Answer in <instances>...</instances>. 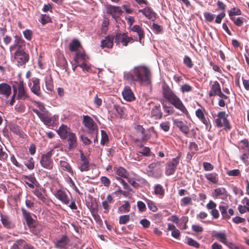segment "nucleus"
Masks as SVG:
<instances>
[{
    "instance_id": "nucleus-8",
    "label": "nucleus",
    "mask_w": 249,
    "mask_h": 249,
    "mask_svg": "<svg viewBox=\"0 0 249 249\" xmlns=\"http://www.w3.org/2000/svg\"><path fill=\"white\" fill-rule=\"evenodd\" d=\"M180 154H179L177 157L173 158L171 161L167 163L165 167V173L166 176L173 175L177 169V165L179 163Z\"/></svg>"
},
{
    "instance_id": "nucleus-17",
    "label": "nucleus",
    "mask_w": 249,
    "mask_h": 249,
    "mask_svg": "<svg viewBox=\"0 0 249 249\" xmlns=\"http://www.w3.org/2000/svg\"><path fill=\"white\" fill-rule=\"evenodd\" d=\"M212 194L214 198H220L223 200L226 199L228 196L227 191L223 187L215 189Z\"/></svg>"
},
{
    "instance_id": "nucleus-47",
    "label": "nucleus",
    "mask_w": 249,
    "mask_h": 249,
    "mask_svg": "<svg viewBox=\"0 0 249 249\" xmlns=\"http://www.w3.org/2000/svg\"><path fill=\"white\" fill-rule=\"evenodd\" d=\"M34 194L37 197L38 199L42 201L43 202H44L45 201L46 198L44 196V195L42 194L40 190L39 189H35L33 191Z\"/></svg>"
},
{
    "instance_id": "nucleus-18",
    "label": "nucleus",
    "mask_w": 249,
    "mask_h": 249,
    "mask_svg": "<svg viewBox=\"0 0 249 249\" xmlns=\"http://www.w3.org/2000/svg\"><path fill=\"white\" fill-rule=\"evenodd\" d=\"M81 162L78 166L81 172L88 171L89 169V160L82 153L80 154Z\"/></svg>"
},
{
    "instance_id": "nucleus-34",
    "label": "nucleus",
    "mask_w": 249,
    "mask_h": 249,
    "mask_svg": "<svg viewBox=\"0 0 249 249\" xmlns=\"http://www.w3.org/2000/svg\"><path fill=\"white\" fill-rule=\"evenodd\" d=\"M46 89L49 91L53 90V80L50 75L45 76L44 78Z\"/></svg>"
},
{
    "instance_id": "nucleus-26",
    "label": "nucleus",
    "mask_w": 249,
    "mask_h": 249,
    "mask_svg": "<svg viewBox=\"0 0 249 249\" xmlns=\"http://www.w3.org/2000/svg\"><path fill=\"white\" fill-rule=\"evenodd\" d=\"M174 124L178 127L180 130L185 134H187L189 131V128L186 124L178 119L174 120Z\"/></svg>"
},
{
    "instance_id": "nucleus-19",
    "label": "nucleus",
    "mask_w": 249,
    "mask_h": 249,
    "mask_svg": "<svg viewBox=\"0 0 249 249\" xmlns=\"http://www.w3.org/2000/svg\"><path fill=\"white\" fill-rule=\"evenodd\" d=\"M89 59V56L86 54L85 52L81 50H79L75 53L74 57L75 63H77V64L88 61Z\"/></svg>"
},
{
    "instance_id": "nucleus-51",
    "label": "nucleus",
    "mask_w": 249,
    "mask_h": 249,
    "mask_svg": "<svg viewBox=\"0 0 249 249\" xmlns=\"http://www.w3.org/2000/svg\"><path fill=\"white\" fill-rule=\"evenodd\" d=\"M180 202L181 206L192 204V198L189 196L184 197L181 199Z\"/></svg>"
},
{
    "instance_id": "nucleus-39",
    "label": "nucleus",
    "mask_w": 249,
    "mask_h": 249,
    "mask_svg": "<svg viewBox=\"0 0 249 249\" xmlns=\"http://www.w3.org/2000/svg\"><path fill=\"white\" fill-rule=\"evenodd\" d=\"M130 205L128 201H125L124 203L118 208V211L120 213H126L129 212Z\"/></svg>"
},
{
    "instance_id": "nucleus-11",
    "label": "nucleus",
    "mask_w": 249,
    "mask_h": 249,
    "mask_svg": "<svg viewBox=\"0 0 249 249\" xmlns=\"http://www.w3.org/2000/svg\"><path fill=\"white\" fill-rule=\"evenodd\" d=\"M122 12L123 11L119 6L109 5L107 7V13L110 15L115 19L118 18L122 15Z\"/></svg>"
},
{
    "instance_id": "nucleus-33",
    "label": "nucleus",
    "mask_w": 249,
    "mask_h": 249,
    "mask_svg": "<svg viewBox=\"0 0 249 249\" xmlns=\"http://www.w3.org/2000/svg\"><path fill=\"white\" fill-rule=\"evenodd\" d=\"M59 165L63 170L68 172L70 174H71V175H73V171L68 162L65 160H61L59 161Z\"/></svg>"
},
{
    "instance_id": "nucleus-16",
    "label": "nucleus",
    "mask_w": 249,
    "mask_h": 249,
    "mask_svg": "<svg viewBox=\"0 0 249 249\" xmlns=\"http://www.w3.org/2000/svg\"><path fill=\"white\" fill-rule=\"evenodd\" d=\"M33 85L31 86V91L35 95L38 97H41L42 95L39 79L37 78H33L32 79Z\"/></svg>"
},
{
    "instance_id": "nucleus-35",
    "label": "nucleus",
    "mask_w": 249,
    "mask_h": 249,
    "mask_svg": "<svg viewBox=\"0 0 249 249\" xmlns=\"http://www.w3.org/2000/svg\"><path fill=\"white\" fill-rule=\"evenodd\" d=\"M81 47V45L79 41L77 39H73L69 44L70 50L71 52H78L79 51V48Z\"/></svg>"
},
{
    "instance_id": "nucleus-50",
    "label": "nucleus",
    "mask_w": 249,
    "mask_h": 249,
    "mask_svg": "<svg viewBox=\"0 0 249 249\" xmlns=\"http://www.w3.org/2000/svg\"><path fill=\"white\" fill-rule=\"evenodd\" d=\"M130 215H121L119 217V223L120 224H125L129 220Z\"/></svg>"
},
{
    "instance_id": "nucleus-10",
    "label": "nucleus",
    "mask_w": 249,
    "mask_h": 249,
    "mask_svg": "<svg viewBox=\"0 0 249 249\" xmlns=\"http://www.w3.org/2000/svg\"><path fill=\"white\" fill-rule=\"evenodd\" d=\"M212 237L215 238L217 240L227 246L230 242L228 241L227 234L225 231H213L212 232Z\"/></svg>"
},
{
    "instance_id": "nucleus-43",
    "label": "nucleus",
    "mask_w": 249,
    "mask_h": 249,
    "mask_svg": "<svg viewBox=\"0 0 249 249\" xmlns=\"http://www.w3.org/2000/svg\"><path fill=\"white\" fill-rule=\"evenodd\" d=\"M24 164L30 170H32L34 168L35 162L33 158L30 157L24 161Z\"/></svg>"
},
{
    "instance_id": "nucleus-31",
    "label": "nucleus",
    "mask_w": 249,
    "mask_h": 249,
    "mask_svg": "<svg viewBox=\"0 0 249 249\" xmlns=\"http://www.w3.org/2000/svg\"><path fill=\"white\" fill-rule=\"evenodd\" d=\"M25 183L31 188H34L36 182H37L34 175H30L25 177Z\"/></svg>"
},
{
    "instance_id": "nucleus-27",
    "label": "nucleus",
    "mask_w": 249,
    "mask_h": 249,
    "mask_svg": "<svg viewBox=\"0 0 249 249\" xmlns=\"http://www.w3.org/2000/svg\"><path fill=\"white\" fill-rule=\"evenodd\" d=\"M139 12L142 13L149 19L154 20L156 18L155 13L150 7H146L143 9H140Z\"/></svg>"
},
{
    "instance_id": "nucleus-62",
    "label": "nucleus",
    "mask_w": 249,
    "mask_h": 249,
    "mask_svg": "<svg viewBox=\"0 0 249 249\" xmlns=\"http://www.w3.org/2000/svg\"><path fill=\"white\" fill-rule=\"evenodd\" d=\"M7 158V153L3 149L0 148V160L5 161Z\"/></svg>"
},
{
    "instance_id": "nucleus-32",
    "label": "nucleus",
    "mask_w": 249,
    "mask_h": 249,
    "mask_svg": "<svg viewBox=\"0 0 249 249\" xmlns=\"http://www.w3.org/2000/svg\"><path fill=\"white\" fill-rule=\"evenodd\" d=\"M131 30L138 34L139 36V41L141 43V40L144 37V32L142 28L138 25H135L132 27Z\"/></svg>"
},
{
    "instance_id": "nucleus-37",
    "label": "nucleus",
    "mask_w": 249,
    "mask_h": 249,
    "mask_svg": "<svg viewBox=\"0 0 249 249\" xmlns=\"http://www.w3.org/2000/svg\"><path fill=\"white\" fill-rule=\"evenodd\" d=\"M126 35V34L125 33H117L114 37V42L117 45L119 44L120 43L123 44Z\"/></svg>"
},
{
    "instance_id": "nucleus-9",
    "label": "nucleus",
    "mask_w": 249,
    "mask_h": 249,
    "mask_svg": "<svg viewBox=\"0 0 249 249\" xmlns=\"http://www.w3.org/2000/svg\"><path fill=\"white\" fill-rule=\"evenodd\" d=\"M52 150H50L47 153L42 155L40 163L41 166L48 170H51L53 168V160L52 159Z\"/></svg>"
},
{
    "instance_id": "nucleus-4",
    "label": "nucleus",
    "mask_w": 249,
    "mask_h": 249,
    "mask_svg": "<svg viewBox=\"0 0 249 249\" xmlns=\"http://www.w3.org/2000/svg\"><path fill=\"white\" fill-rule=\"evenodd\" d=\"M12 89L13 92L17 94V98L18 100H25L29 98L27 90L24 86L23 81L14 82Z\"/></svg>"
},
{
    "instance_id": "nucleus-28",
    "label": "nucleus",
    "mask_w": 249,
    "mask_h": 249,
    "mask_svg": "<svg viewBox=\"0 0 249 249\" xmlns=\"http://www.w3.org/2000/svg\"><path fill=\"white\" fill-rule=\"evenodd\" d=\"M0 221L3 226L7 229H11L14 227V224L10 220L9 217L6 215L1 214Z\"/></svg>"
},
{
    "instance_id": "nucleus-20",
    "label": "nucleus",
    "mask_w": 249,
    "mask_h": 249,
    "mask_svg": "<svg viewBox=\"0 0 249 249\" xmlns=\"http://www.w3.org/2000/svg\"><path fill=\"white\" fill-rule=\"evenodd\" d=\"M69 242V238L66 235H64L55 242V246L59 249H65Z\"/></svg>"
},
{
    "instance_id": "nucleus-57",
    "label": "nucleus",
    "mask_w": 249,
    "mask_h": 249,
    "mask_svg": "<svg viewBox=\"0 0 249 249\" xmlns=\"http://www.w3.org/2000/svg\"><path fill=\"white\" fill-rule=\"evenodd\" d=\"M50 21L51 18L49 16L46 14L41 15L40 21L43 25L49 22Z\"/></svg>"
},
{
    "instance_id": "nucleus-53",
    "label": "nucleus",
    "mask_w": 249,
    "mask_h": 249,
    "mask_svg": "<svg viewBox=\"0 0 249 249\" xmlns=\"http://www.w3.org/2000/svg\"><path fill=\"white\" fill-rule=\"evenodd\" d=\"M192 90V87L187 84H185L180 87V90L182 93L188 92Z\"/></svg>"
},
{
    "instance_id": "nucleus-23",
    "label": "nucleus",
    "mask_w": 249,
    "mask_h": 249,
    "mask_svg": "<svg viewBox=\"0 0 249 249\" xmlns=\"http://www.w3.org/2000/svg\"><path fill=\"white\" fill-rule=\"evenodd\" d=\"M69 149H74L77 146V137L76 134L72 132L67 138Z\"/></svg>"
},
{
    "instance_id": "nucleus-49",
    "label": "nucleus",
    "mask_w": 249,
    "mask_h": 249,
    "mask_svg": "<svg viewBox=\"0 0 249 249\" xmlns=\"http://www.w3.org/2000/svg\"><path fill=\"white\" fill-rule=\"evenodd\" d=\"M151 29L154 33L156 34L160 33L162 31V27L155 23H153Z\"/></svg>"
},
{
    "instance_id": "nucleus-7",
    "label": "nucleus",
    "mask_w": 249,
    "mask_h": 249,
    "mask_svg": "<svg viewBox=\"0 0 249 249\" xmlns=\"http://www.w3.org/2000/svg\"><path fill=\"white\" fill-rule=\"evenodd\" d=\"M140 136H141V140L136 139L135 142L137 143V146L140 147H142L143 146V142L148 140L152 136H153L155 138L158 137V134L153 127L150 128L146 131L144 130L143 131V133H142Z\"/></svg>"
},
{
    "instance_id": "nucleus-29",
    "label": "nucleus",
    "mask_w": 249,
    "mask_h": 249,
    "mask_svg": "<svg viewBox=\"0 0 249 249\" xmlns=\"http://www.w3.org/2000/svg\"><path fill=\"white\" fill-rule=\"evenodd\" d=\"M21 211L27 225L29 227H33L34 220L31 217L30 213L28 212L26 210L23 208L21 209Z\"/></svg>"
},
{
    "instance_id": "nucleus-48",
    "label": "nucleus",
    "mask_w": 249,
    "mask_h": 249,
    "mask_svg": "<svg viewBox=\"0 0 249 249\" xmlns=\"http://www.w3.org/2000/svg\"><path fill=\"white\" fill-rule=\"evenodd\" d=\"M101 144L102 145H104L106 143L108 142V137L107 133V132L102 130L101 131Z\"/></svg>"
},
{
    "instance_id": "nucleus-12",
    "label": "nucleus",
    "mask_w": 249,
    "mask_h": 249,
    "mask_svg": "<svg viewBox=\"0 0 249 249\" xmlns=\"http://www.w3.org/2000/svg\"><path fill=\"white\" fill-rule=\"evenodd\" d=\"M54 196L64 204L68 205L70 202V198L65 190L59 189L54 194Z\"/></svg>"
},
{
    "instance_id": "nucleus-14",
    "label": "nucleus",
    "mask_w": 249,
    "mask_h": 249,
    "mask_svg": "<svg viewBox=\"0 0 249 249\" xmlns=\"http://www.w3.org/2000/svg\"><path fill=\"white\" fill-rule=\"evenodd\" d=\"M56 132L60 138L63 140H66L70 133H72L69 127L63 124L60 126Z\"/></svg>"
},
{
    "instance_id": "nucleus-6",
    "label": "nucleus",
    "mask_w": 249,
    "mask_h": 249,
    "mask_svg": "<svg viewBox=\"0 0 249 249\" xmlns=\"http://www.w3.org/2000/svg\"><path fill=\"white\" fill-rule=\"evenodd\" d=\"M83 124L86 131L90 135L94 136L98 133V128L91 117L88 115L83 116Z\"/></svg>"
},
{
    "instance_id": "nucleus-25",
    "label": "nucleus",
    "mask_w": 249,
    "mask_h": 249,
    "mask_svg": "<svg viewBox=\"0 0 249 249\" xmlns=\"http://www.w3.org/2000/svg\"><path fill=\"white\" fill-rule=\"evenodd\" d=\"M114 37L112 36H107L105 39L101 41V47L104 49L105 48L110 49L112 47L113 44Z\"/></svg>"
},
{
    "instance_id": "nucleus-5",
    "label": "nucleus",
    "mask_w": 249,
    "mask_h": 249,
    "mask_svg": "<svg viewBox=\"0 0 249 249\" xmlns=\"http://www.w3.org/2000/svg\"><path fill=\"white\" fill-rule=\"evenodd\" d=\"M228 115L225 111H220L218 113L216 118L214 120V124L215 126L220 128L223 126L226 130H230L231 128L230 123L228 121L227 117Z\"/></svg>"
},
{
    "instance_id": "nucleus-24",
    "label": "nucleus",
    "mask_w": 249,
    "mask_h": 249,
    "mask_svg": "<svg viewBox=\"0 0 249 249\" xmlns=\"http://www.w3.org/2000/svg\"><path fill=\"white\" fill-rule=\"evenodd\" d=\"M221 91V90L219 83L217 81H215L212 85L211 89L209 92V95L210 97L215 96Z\"/></svg>"
},
{
    "instance_id": "nucleus-52",
    "label": "nucleus",
    "mask_w": 249,
    "mask_h": 249,
    "mask_svg": "<svg viewBox=\"0 0 249 249\" xmlns=\"http://www.w3.org/2000/svg\"><path fill=\"white\" fill-rule=\"evenodd\" d=\"M187 244L189 246L194 247L196 248H199V244L196 240H194L193 239H192L191 238H189V237L187 238Z\"/></svg>"
},
{
    "instance_id": "nucleus-45",
    "label": "nucleus",
    "mask_w": 249,
    "mask_h": 249,
    "mask_svg": "<svg viewBox=\"0 0 249 249\" xmlns=\"http://www.w3.org/2000/svg\"><path fill=\"white\" fill-rule=\"evenodd\" d=\"M164 112L166 113L165 116H168L173 113L174 109L172 106H167L164 103L162 104Z\"/></svg>"
},
{
    "instance_id": "nucleus-56",
    "label": "nucleus",
    "mask_w": 249,
    "mask_h": 249,
    "mask_svg": "<svg viewBox=\"0 0 249 249\" xmlns=\"http://www.w3.org/2000/svg\"><path fill=\"white\" fill-rule=\"evenodd\" d=\"M100 180L101 183L104 185V186L108 187L110 184V179L105 176H103L101 178Z\"/></svg>"
},
{
    "instance_id": "nucleus-1",
    "label": "nucleus",
    "mask_w": 249,
    "mask_h": 249,
    "mask_svg": "<svg viewBox=\"0 0 249 249\" xmlns=\"http://www.w3.org/2000/svg\"><path fill=\"white\" fill-rule=\"evenodd\" d=\"M150 71L149 69L144 66L135 67L132 72H124V78L130 82L138 81L140 83H149Z\"/></svg>"
},
{
    "instance_id": "nucleus-36",
    "label": "nucleus",
    "mask_w": 249,
    "mask_h": 249,
    "mask_svg": "<svg viewBox=\"0 0 249 249\" xmlns=\"http://www.w3.org/2000/svg\"><path fill=\"white\" fill-rule=\"evenodd\" d=\"M160 105L155 106L151 111V114L157 119H160L162 116V113L160 109Z\"/></svg>"
},
{
    "instance_id": "nucleus-64",
    "label": "nucleus",
    "mask_w": 249,
    "mask_h": 249,
    "mask_svg": "<svg viewBox=\"0 0 249 249\" xmlns=\"http://www.w3.org/2000/svg\"><path fill=\"white\" fill-rule=\"evenodd\" d=\"M227 246L230 249H244L242 246H237L235 244L231 243L229 242V244L227 245Z\"/></svg>"
},
{
    "instance_id": "nucleus-21",
    "label": "nucleus",
    "mask_w": 249,
    "mask_h": 249,
    "mask_svg": "<svg viewBox=\"0 0 249 249\" xmlns=\"http://www.w3.org/2000/svg\"><path fill=\"white\" fill-rule=\"evenodd\" d=\"M40 120L44 124L48 126H53L56 122V118L55 116H49L45 113L41 117Z\"/></svg>"
},
{
    "instance_id": "nucleus-59",
    "label": "nucleus",
    "mask_w": 249,
    "mask_h": 249,
    "mask_svg": "<svg viewBox=\"0 0 249 249\" xmlns=\"http://www.w3.org/2000/svg\"><path fill=\"white\" fill-rule=\"evenodd\" d=\"M147 204L148 208L152 212H155L158 210V208L153 202L150 200H147Z\"/></svg>"
},
{
    "instance_id": "nucleus-13",
    "label": "nucleus",
    "mask_w": 249,
    "mask_h": 249,
    "mask_svg": "<svg viewBox=\"0 0 249 249\" xmlns=\"http://www.w3.org/2000/svg\"><path fill=\"white\" fill-rule=\"evenodd\" d=\"M12 94V87L6 83L0 84V95L8 99Z\"/></svg>"
},
{
    "instance_id": "nucleus-40",
    "label": "nucleus",
    "mask_w": 249,
    "mask_h": 249,
    "mask_svg": "<svg viewBox=\"0 0 249 249\" xmlns=\"http://www.w3.org/2000/svg\"><path fill=\"white\" fill-rule=\"evenodd\" d=\"M219 208L221 212L222 218L225 219H230V215H228L227 212L228 206L227 205H220Z\"/></svg>"
},
{
    "instance_id": "nucleus-63",
    "label": "nucleus",
    "mask_w": 249,
    "mask_h": 249,
    "mask_svg": "<svg viewBox=\"0 0 249 249\" xmlns=\"http://www.w3.org/2000/svg\"><path fill=\"white\" fill-rule=\"evenodd\" d=\"M204 16L206 20L209 22L212 21L213 20L215 17L214 15L208 12H205L204 14Z\"/></svg>"
},
{
    "instance_id": "nucleus-60",
    "label": "nucleus",
    "mask_w": 249,
    "mask_h": 249,
    "mask_svg": "<svg viewBox=\"0 0 249 249\" xmlns=\"http://www.w3.org/2000/svg\"><path fill=\"white\" fill-rule=\"evenodd\" d=\"M139 153L143 156L147 157L150 156L151 153L150 149L148 147H144Z\"/></svg>"
},
{
    "instance_id": "nucleus-41",
    "label": "nucleus",
    "mask_w": 249,
    "mask_h": 249,
    "mask_svg": "<svg viewBox=\"0 0 249 249\" xmlns=\"http://www.w3.org/2000/svg\"><path fill=\"white\" fill-rule=\"evenodd\" d=\"M115 170L116 174L122 178H126L128 175L126 170L123 167H119L116 168Z\"/></svg>"
},
{
    "instance_id": "nucleus-22",
    "label": "nucleus",
    "mask_w": 249,
    "mask_h": 249,
    "mask_svg": "<svg viewBox=\"0 0 249 249\" xmlns=\"http://www.w3.org/2000/svg\"><path fill=\"white\" fill-rule=\"evenodd\" d=\"M122 95L124 99L127 101H132L135 99V96L132 90L128 86L124 87L122 91Z\"/></svg>"
},
{
    "instance_id": "nucleus-44",
    "label": "nucleus",
    "mask_w": 249,
    "mask_h": 249,
    "mask_svg": "<svg viewBox=\"0 0 249 249\" xmlns=\"http://www.w3.org/2000/svg\"><path fill=\"white\" fill-rule=\"evenodd\" d=\"M242 145L241 149L244 150L245 152H249V142L247 139H244L240 142Z\"/></svg>"
},
{
    "instance_id": "nucleus-46",
    "label": "nucleus",
    "mask_w": 249,
    "mask_h": 249,
    "mask_svg": "<svg viewBox=\"0 0 249 249\" xmlns=\"http://www.w3.org/2000/svg\"><path fill=\"white\" fill-rule=\"evenodd\" d=\"M154 192L156 195L160 196H163L164 193V189L160 184H157L155 186Z\"/></svg>"
},
{
    "instance_id": "nucleus-15",
    "label": "nucleus",
    "mask_w": 249,
    "mask_h": 249,
    "mask_svg": "<svg viewBox=\"0 0 249 249\" xmlns=\"http://www.w3.org/2000/svg\"><path fill=\"white\" fill-rule=\"evenodd\" d=\"M204 110H202L201 109H197L196 111V115L199 119L201 122L205 124L206 129L209 128V129L211 128V124L210 123V121L208 118L205 117L204 113Z\"/></svg>"
},
{
    "instance_id": "nucleus-2",
    "label": "nucleus",
    "mask_w": 249,
    "mask_h": 249,
    "mask_svg": "<svg viewBox=\"0 0 249 249\" xmlns=\"http://www.w3.org/2000/svg\"><path fill=\"white\" fill-rule=\"evenodd\" d=\"M162 94L163 97L167 99L177 109L179 110L183 114L186 115H188V112L181 100L168 87H163Z\"/></svg>"
},
{
    "instance_id": "nucleus-55",
    "label": "nucleus",
    "mask_w": 249,
    "mask_h": 249,
    "mask_svg": "<svg viewBox=\"0 0 249 249\" xmlns=\"http://www.w3.org/2000/svg\"><path fill=\"white\" fill-rule=\"evenodd\" d=\"M184 64L188 68H191L193 67V64L191 59L188 56H185L183 59Z\"/></svg>"
},
{
    "instance_id": "nucleus-54",
    "label": "nucleus",
    "mask_w": 249,
    "mask_h": 249,
    "mask_svg": "<svg viewBox=\"0 0 249 249\" xmlns=\"http://www.w3.org/2000/svg\"><path fill=\"white\" fill-rule=\"evenodd\" d=\"M24 37L28 40H30L32 39L33 32L31 30L26 29L23 32Z\"/></svg>"
},
{
    "instance_id": "nucleus-61",
    "label": "nucleus",
    "mask_w": 249,
    "mask_h": 249,
    "mask_svg": "<svg viewBox=\"0 0 249 249\" xmlns=\"http://www.w3.org/2000/svg\"><path fill=\"white\" fill-rule=\"evenodd\" d=\"M241 15V11L239 9H236L234 7L231 8L229 13V15L231 18H232V16L234 15Z\"/></svg>"
},
{
    "instance_id": "nucleus-38",
    "label": "nucleus",
    "mask_w": 249,
    "mask_h": 249,
    "mask_svg": "<svg viewBox=\"0 0 249 249\" xmlns=\"http://www.w3.org/2000/svg\"><path fill=\"white\" fill-rule=\"evenodd\" d=\"M147 175L150 177L159 178L162 176V170L159 168L153 170L152 172L149 171Z\"/></svg>"
},
{
    "instance_id": "nucleus-30",
    "label": "nucleus",
    "mask_w": 249,
    "mask_h": 249,
    "mask_svg": "<svg viewBox=\"0 0 249 249\" xmlns=\"http://www.w3.org/2000/svg\"><path fill=\"white\" fill-rule=\"evenodd\" d=\"M205 177L208 180L213 184H217L218 181V175L214 172L205 174Z\"/></svg>"
},
{
    "instance_id": "nucleus-58",
    "label": "nucleus",
    "mask_w": 249,
    "mask_h": 249,
    "mask_svg": "<svg viewBox=\"0 0 249 249\" xmlns=\"http://www.w3.org/2000/svg\"><path fill=\"white\" fill-rule=\"evenodd\" d=\"M80 139L85 145H89L91 143V141L85 135H81Z\"/></svg>"
},
{
    "instance_id": "nucleus-42",
    "label": "nucleus",
    "mask_w": 249,
    "mask_h": 249,
    "mask_svg": "<svg viewBox=\"0 0 249 249\" xmlns=\"http://www.w3.org/2000/svg\"><path fill=\"white\" fill-rule=\"evenodd\" d=\"M77 66H79L84 72H89L91 71V65L88 61L77 64Z\"/></svg>"
},
{
    "instance_id": "nucleus-3",
    "label": "nucleus",
    "mask_w": 249,
    "mask_h": 249,
    "mask_svg": "<svg viewBox=\"0 0 249 249\" xmlns=\"http://www.w3.org/2000/svg\"><path fill=\"white\" fill-rule=\"evenodd\" d=\"M18 47V49L14 53V59L17 61L18 66H21L27 62L29 59V55L25 53L24 50L17 44L10 47L11 53Z\"/></svg>"
}]
</instances>
